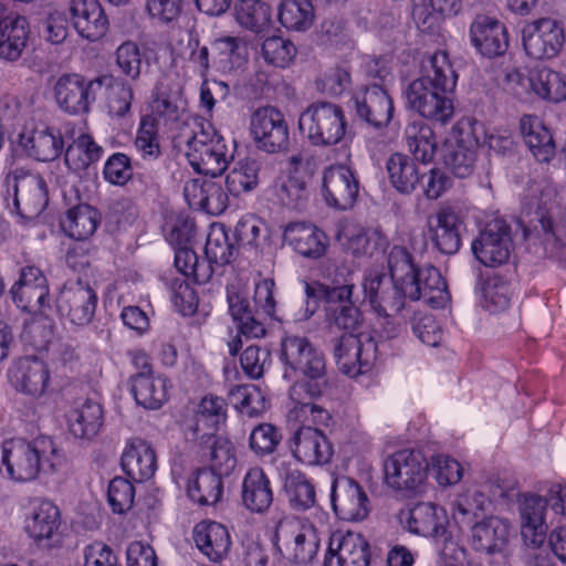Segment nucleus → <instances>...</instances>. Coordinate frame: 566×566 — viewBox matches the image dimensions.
<instances>
[{
  "mask_svg": "<svg viewBox=\"0 0 566 566\" xmlns=\"http://www.w3.org/2000/svg\"><path fill=\"white\" fill-rule=\"evenodd\" d=\"M406 145L415 160L430 163L437 150V140L432 128L423 122H413L405 129Z\"/></svg>",
  "mask_w": 566,
  "mask_h": 566,
  "instance_id": "nucleus-48",
  "label": "nucleus"
},
{
  "mask_svg": "<svg viewBox=\"0 0 566 566\" xmlns=\"http://www.w3.org/2000/svg\"><path fill=\"white\" fill-rule=\"evenodd\" d=\"M465 231L461 211L451 206H443L428 218V237L432 247L440 253L453 255L462 245Z\"/></svg>",
  "mask_w": 566,
  "mask_h": 566,
  "instance_id": "nucleus-13",
  "label": "nucleus"
},
{
  "mask_svg": "<svg viewBox=\"0 0 566 566\" xmlns=\"http://www.w3.org/2000/svg\"><path fill=\"white\" fill-rule=\"evenodd\" d=\"M188 495L200 505L216 504L223 492L221 475L209 469H200L188 481Z\"/></svg>",
  "mask_w": 566,
  "mask_h": 566,
  "instance_id": "nucleus-47",
  "label": "nucleus"
},
{
  "mask_svg": "<svg viewBox=\"0 0 566 566\" xmlns=\"http://www.w3.org/2000/svg\"><path fill=\"white\" fill-rule=\"evenodd\" d=\"M331 500L333 510L340 520L358 522L369 514V500L366 492L349 476L342 475L333 480Z\"/></svg>",
  "mask_w": 566,
  "mask_h": 566,
  "instance_id": "nucleus-16",
  "label": "nucleus"
},
{
  "mask_svg": "<svg viewBox=\"0 0 566 566\" xmlns=\"http://www.w3.org/2000/svg\"><path fill=\"white\" fill-rule=\"evenodd\" d=\"M192 537L198 549L213 563L223 559L231 546L226 526L213 521H202L193 527Z\"/></svg>",
  "mask_w": 566,
  "mask_h": 566,
  "instance_id": "nucleus-32",
  "label": "nucleus"
},
{
  "mask_svg": "<svg viewBox=\"0 0 566 566\" xmlns=\"http://www.w3.org/2000/svg\"><path fill=\"white\" fill-rule=\"evenodd\" d=\"M448 517L446 510L431 502L416 504L410 511L407 527L411 533L438 537L447 528Z\"/></svg>",
  "mask_w": 566,
  "mask_h": 566,
  "instance_id": "nucleus-39",
  "label": "nucleus"
},
{
  "mask_svg": "<svg viewBox=\"0 0 566 566\" xmlns=\"http://www.w3.org/2000/svg\"><path fill=\"white\" fill-rule=\"evenodd\" d=\"M389 279L406 284L419 270L413 262L411 253L403 247L395 245L387 256Z\"/></svg>",
  "mask_w": 566,
  "mask_h": 566,
  "instance_id": "nucleus-60",
  "label": "nucleus"
},
{
  "mask_svg": "<svg viewBox=\"0 0 566 566\" xmlns=\"http://www.w3.org/2000/svg\"><path fill=\"white\" fill-rule=\"evenodd\" d=\"M511 531L506 520L489 516L472 524L470 544L476 552L502 555L507 548Z\"/></svg>",
  "mask_w": 566,
  "mask_h": 566,
  "instance_id": "nucleus-24",
  "label": "nucleus"
},
{
  "mask_svg": "<svg viewBox=\"0 0 566 566\" xmlns=\"http://www.w3.org/2000/svg\"><path fill=\"white\" fill-rule=\"evenodd\" d=\"M333 343L336 364L346 375L367 373L376 360L377 344L370 333L343 334Z\"/></svg>",
  "mask_w": 566,
  "mask_h": 566,
  "instance_id": "nucleus-7",
  "label": "nucleus"
},
{
  "mask_svg": "<svg viewBox=\"0 0 566 566\" xmlns=\"http://www.w3.org/2000/svg\"><path fill=\"white\" fill-rule=\"evenodd\" d=\"M6 182L13 189V205L20 214L33 217L46 208L49 190L40 174L15 169L7 176Z\"/></svg>",
  "mask_w": 566,
  "mask_h": 566,
  "instance_id": "nucleus-10",
  "label": "nucleus"
},
{
  "mask_svg": "<svg viewBox=\"0 0 566 566\" xmlns=\"http://www.w3.org/2000/svg\"><path fill=\"white\" fill-rule=\"evenodd\" d=\"M99 222L101 214L95 208L80 203L66 211L61 219V227L70 238L84 241L95 233Z\"/></svg>",
  "mask_w": 566,
  "mask_h": 566,
  "instance_id": "nucleus-42",
  "label": "nucleus"
},
{
  "mask_svg": "<svg viewBox=\"0 0 566 566\" xmlns=\"http://www.w3.org/2000/svg\"><path fill=\"white\" fill-rule=\"evenodd\" d=\"M283 489L291 506L296 511H306L315 504V489L298 470H290L282 463L277 468Z\"/></svg>",
  "mask_w": 566,
  "mask_h": 566,
  "instance_id": "nucleus-43",
  "label": "nucleus"
},
{
  "mask_svg": "<svg viewBox=\"0 0 566 566\" xmlns=\"http://www.w3.org/2000/svg\"><path fill=\"white\" fill-rule=\"evenodd\" d=\"M251 134L259 149L275 154L287 149L289 125L273 106L258 108L251 116Z\"/></svg>",
  "mask_w": 566,
  "mask_h": 566,
  "instance_id": "nucleus-11",
  "label": "nucleus"
},
{
  "mask_svg": "<svg viewBox=\"0 0 566 566\" xmlns=\"http://www.w3.org/2000/svg\"><path fill=\"white\" fill-rule=\"evenodd\" d=\"M346 125L343 108L331 102L310 104L298 118L300 132L314 146L338 144L345 136Z\"/></svg>",
  "mask_w": 566,
  "mask_h": 566,
  "instance_id": "nucleus-5",
  "label": "nucleus"
},
{
  "mask_svg": "<svg viewBox=\"0 0 566 566\" xmlns=\"http://www.w3.org/2000/svg\"><path fill=\"white\" fill-rule=\"evenodd\" d=\"M528 86L544 99L560 102L566 99V78L551 69H536L528 76Z\"/></svg>",
  "mask_w": 566,
  "mask_h": 566,
  "instance_id": "nucleus-49",
  "label": "nucleus"
},
{
  "mask_svg": "<svg viewBox=\"0 0 566 566\" xmlns=\"http://www.w3.org/2000/svg\"><path fill=\"white\" fill-rule=\"evenodd\" d=\"M405 293L411 301H422L433 308H442L450 301L447 282L434 266L419 269L405 284Z\"/></svg>",
  "mask_w": 566,
  "mask_h": 566,
  "instance_id": "nucleus-21",
  "label": "nucleus"
},
{
  "mask_svg": "<svg viewBox=\"0 0 566 566\" xmlns=\"http://www.w3.org/2000/svg\"><path fill=\"white\" fill-rule=\"evenodd\" d=\"M106 77L86 78L81 74L61 75L54 84V97L61 109L72 115L85 114L96 99Z\"/></svg>",
  "mask_w": 566,
  "mask_h": 566,
  "instance_id": "nucleus-8",
  "label": "nucleus"
},
{
  "mask_svg": "<svg viewBox=\"0 0 566 566\" xmlns=\"http://www.w3.org/2000/svg\"><path fill=\"white\" fill-rule=\"evenodd\" d=\"M520 129L524 143L538 163H549L556 153L555 142L551 132L534 115H523Z\"/></svg>",
  "mask_w": 566,
  "mask_h": 566,
  "instance_id": "nucleus-36",
  "label": "nucleus"
},
{
  "mask_svg": "<svg viewBox=\"0 0 566 566\" xmlns=\"http://www.w3.org/2000/svg\"><path fill=\"white\" fill-rule=\"evenodd\" d=\"M302 376L304 381L296 382L291 388V396H300L304 390L310 398L321 397L328 388L326 377V360L324 354L313 346L304 358L295 366V379Z\"/></svg>",
  "mask_w": 566,
  "mask_h": 566,
  "instance_id": "nucleus-26",
  "label": "nucleus"
},
{
  "mask_svg": "<svg viewBox=\"0 0 566 566\" xmlns=\"http://www.w3.org/2000/svg\"><path fill=\"white\" fill-rule=\"evenodd\" d=\"M19 143L29 157L39 161L56 159L64 148L61 133L53 128H36L30 133H23L20 135Z\"/></svg>",
  "mask_w": 566,
  "mask_h": 566,
  "instance_id": "nucleus-37",
  "label": "nucleus"
},
{
  "mask_svg": "<svg viewBox=\"0 0 566 566\" xmlns=\"http://www.w3.org/2000/svg\"><path fill=\"white\" fill-rule=\"evenodd\" d=\"M475 292L481 297L482 306L491 313L509 308L511 302V289L506 281L499 276L489 279L486 282H478Z\"/></svg>",
  "mask_w": 566,
  "mask_h": 566,
  "instance_id": "nucleus-52",
  "label": "nucleus"
},
{
  "mask_svg": "<svg viewBox=\"0 0 566 566\" xmlns=\"http://www.w3.org/2000/svg\"><path fill=\"white\" fill-rule=\"evenodd\" d=\"M229 399L235 409L250 418L265 410V398L254 385H238L230 389Z\"/></svg>",
  "mask_w": 566,
  "mask_h": 566,
  "instance_id": "nucleus-56",
  "label": "nucleus"
},
{
  "mask_svg": "<svg viewBox=\"0 0 566 566\" xmlns=\"http://www.w3.org/2000/svg\"><path fill=\"white\" fill-rule=\"evenodd\" d=\"M355 284L352 277H345L343 283L334 280L331 284L323 283H306L305 294L306 302V318L311 317L318 307V302L325 303V311L328 308L340 307L342 305L355 304L353 301V292Z\"/></svg>",
  "mask_w": 566,
  "mask_h": 566,
  "instance_id": "nucleus-29",
  "label": "nucleus"
},
{
  "mask_svg": "<svg viewBox=\"0 0 566 566\" xmlns=\"http://www.w3.org/2000/svg\"><path fill=\"white\" fill-rule=\"evenodd\" d=\"M314 345L308 338L298 335H286L281 340L280 360L283 365V378L295 379V366L305 357Z\"/></svg>",
  "mask_w": 566,
  "mask_h": 566,
  "instance_id": "nucleus-54",
  "label": "nucleus"
},
{
  "mask_svg": "<svg viewBox=\"0 0 566 566\" xmlns=\"http://www.w3.org/2000/svg\"><path fill=\"white\" fill-rule=\"evenodd\" d=\"M353 102L356 115L373 127H386L392 118V99L379 83L356 93Z\"/></svg>",
  "mask_w": 566,
  "mask_h": 566,
  "instance_id": "nucleus-22",
  "label": "nucleus"
},
{
  "mask_svg": "<svg viewBox=\"0 0 566 566\" xmlns=\"http://www.w3.org/2000/svg\"><path fill=\"white\" fill-rule=\"evenodd\" d=\"M235 11L240 25L256 33L269 28L272 21L271 8L262 0H240Z\"/></svg>",
  "mask_w": 566,
  "mask_h": 566,
  "instance_id": "nucleus-51",
  "label": "nucleus"
},
{
  "mask_svg": "<svg viewBox=\"0 0 566 566\" xmlns=\"http://www.w3.org/2000/svg\"><path fill=\"white\" fill-rule=\"evenodd\" d=\"M471 250L476 260L485 266L506 263L513 251L510 224L501 218L489 221L472 241Z\"/></svg>",
  "mask_w": 566,
  "mask_h": 566,
  "instance_id": "nucleus-9",
  "label": "nucleus"
},
{
  "mask_svg": "<svg viewBox=\"0 0 566 566\" xmlns=\"http://www.w3.org/2000/svg\"><path fill=\"white\" fill-rule=\"evenodd\" d=\"M548 504L549 499L536 494H524L520 502L521 535L532 548L539 547L545 541V512Z\"/></svg>",
  "mask_w": 566,
  "mask_h": 566,
  "instance_id": "nucleus-28",
  "label": "nucleus"
},
{
  "mask_svg": "<svg viewBox=\"0 0 566 566\" xmlns=\"http://www.w3.org/2000/svg\"><path fill=\"white\" fill-rule=\"evenodd\" d=\"M185 137V155L199 174L218 177L234 158L235 142L231 140V145H228L210 124H196V128Z\"/></svg>",
  "mask_w": 566,
  "mask_h": 566,
  "instance_id": "nucleus-3",
  "label": "nucleus"
},
{
  "mask_svg": "<svg viewBox=\"0 0 566 566\" xmlns=\"http://www.w3.org/2000/svg\"><path fill=\"white\" fill-rule=\"evenodd\" d=\"M282 440L279 429L271 423H260L250 433L251 450L258 455L273 453Z\"/></svg>",
  "mask_w": 566,
  "mask_h": 566,
  "instance_id": "nucleus-62",
  "label": "nucleus"
},
{
  "mask_svg": "<svg viewBox=\"0 0 566 566\" xmlns=\"http://www.w3.org/2000/svg\"><path fill=\"white\" fill-rule=\"evenodd\" d=\"M428 470L429 462L424 455L411 449L396 451L384 462L386 484L408 496L422 491Z\"/></svg>",
  "mask_w": 566,
  "mask_h": 566,
  "instance_id": "nucleus-6",
  "label": "nucleus"
},
{
  "mask_svg": "<svg viewBox=\"0 0 566 566\" xmlns=\"http://www.w3.org/2000/svg\"><path fill=\"white\" fill-rule=\"evenodd\" d=\"M386 168L391 186L402 195L412 193L419 185L420 178L426 177L424 172H420L413 159L399 153L389 157Z\"/></svg>",
  "mask_w": 566,
  "mask_h": 566,
  "instance_id": "nucleus-44",
  "label": "nucleus"
},
{
  "mask_svg": "<svg viewBox=\"0 0 566 566\" xmlns=\"http://www.w3.org/2000/svg\"><path fill=\"white\" fill-rule=\"evenodd\" d=\"M97 293L82 280L67 282L56 297V310L62 317L76 326L88 325L97 307Z\"/></svg>",
  "mask_w": 566,
  "mask_h": 566,
  "instance_id": "nucleus-12",
  "label": "nucleus"
},
{
  "mask_svg": "<svg viewBox=\"0 0 566 566\" xmlns=\"http://www.w3.org/2000/svg\"><path fill=\"white\" fill-rule=\"evenodd\" d=\"M326 322L331 327L342 329L344 334H359L364 323L361 311L356 304L342 305L336 308H328L325 312Z\"/></svg>",
  "mask_w": 566,
  "mask_h": 566,
  "instance_id": "nucleus-58",
  "label": "nucleus"
},
{
  "mask_svg": "<svg viewBox=\"0 0 566 566\" xmlns=\"http://www.w3.org/2000/svg\"><path fill=\"white\" fill-rule=\"evenodd\" d=\"M115 65L125 78L136 82L142 75L143 54L134 41H125L115 51Z\"/></svg>",
  "mask_w": 566,
  "mask_h": 566,
  "instance_id": "nucleus-57",
  "label": "nucleus"
},
{
  "mask_svg": "<svg viewBox=\"0 0 566 566\" xmlns=\"http://www.w3.org/2000/svg\"><path fill=\"white\" fill-rule=\"evenodd\" d=\"M283 237L284 241L303 256L317 259L325 253L327 238L323 231L311 223H290Z\"/></svg>",
  "mask_w": 566,
  "mask_h": 566,
  "instance_id": "nucleus-35",
  "label": "nucleus"
},
{
  "mask_svg": "<svg viewBox=\"0 0 566 566\" xmlns=\"http://www.w3.org/2000/svg\"><path fill=\"white\" fill-rule=\"evenodd\" d=\"M242 501L248 510L256 513L270 507L273 492L270 480L261 468L255 467L247 472L242 482Z\"/></svg>",
  "mask_w": 566,
  "mask_h": 566,
  "instance_id": "nucleus-41",
  "label": "nucleus"
},
{
  "mask_svg": "<svg viewBox=\"0 0 566 566\" xmlns=\"http://www.w3.org/2000/svg\"><path fill=\"white\" fill-rule=\"evenodd\" d=\"M65 464V457L50 437L31 441L15 438L6 440L0 449V465L10 479L28 482L40 473L54 474Z\"/></svg>",
  "mask_w": 566,
  "mask_h": 566,
  "instance_id": "nucleus-2",
  "label": "nucleus"
},
{
  "mask_svg": "<svg viewBox=\"0 0 566 566\" xmlns=\"http://www.w3.org/2000/svg\"><path fill=\"white\" fill-rule=\"evenodd\" d=\"M10 294L13 303L23 311H40L49 305L46 277L33 265L21 269L20 277L11 286Z\"/></svg>",
  "mask_w": 566,
  "mask_h": 566,
  "instance_id": "nucleus-19",
  "label": "nucleus"
},
{
  "mask_svg": "<svg viewBox=\"0 0 566 566\" xmlns=\"http://www.w3.org/2000/svg\"><path fill=\"white\" fill-rule=\"evenodd\" d=\"M421 72L407 88L408 105L422 117L446 124L454 114L452 95L458 78L447 53L439 51L423 57Z\"/></svg>",
  "mask_w": 566,
  "mask_h": 566,
  "instance_id": "nucleus-1",
  "label": "nucleus"
},
{
  "mask_svg": "<svg viewBox=\"0 0 566 566\" xmlns=\"http://www.w3.org/2000/svg\"><path fill=\"white\" fill-rule=\"evenodd\" d=\"M361 285L365 301L377 315L399 313L405 306V300L408 298L405 284L378 271L367 273Z\"/></svg>",
  "mask_w": 566,
  "mask_h": 566,
  "instance_id": "nucleus-15",
  "label": "nucleus"
},
{
  "mask_svg": "<svg viewBox=\"0 0 566 566\" xmlns=\"http://www.w3.org/2000/svg\"><path fill=\"white\" fill-rule=\"evenodd\" d=\"M470 40L485 57L503 55L509 48V36L503 23L492 17L478 15L470 25Z\"/></svg>",
  "mask_w": 566,
  "mask_h": 566,
  "instance_id": "nucleus-23",
  "label": "nucleus"
},
{
  "mask_svg": "<svg viewBox=\"0 0 566 566\" xmlns=\"http://www.w3.org/2000/svg\"><path fill=\"white\" fill-rule=\"evenodd\" d=\"M122 468L135 482L150 479L157 469L156 452L151 444L140 438L128 440L122 454Z\"/></svg>",
  "mask_w": 566,
  "mask_h": 566,
  "instance_id": "nucleus-30",
  "label": "nucleus"
},
{
  "mask_svg": "<svg viewBox=\"0 0 566 566\" xmlns=\"http://www.w3.org/2000/svg\"><path fill=\"white\" fill-rule=\"evenodd\" d=\"M276 536L286 541V558L296 564L306 565L317 555L319 537L312 525L296 526L290 531L281 526Z\"/></svg>",
  "mask_w": 566,
  "mask_h": 566,
  "instance_id": "nucleus-31",
  "label": "nucleus"
},
{
  "mask_svg": "<svg viewBox=\"0 0 566 566\" xmlns=\"http://www.w3.org/2000/svg\"><path fill=\"white\" fill-rule=\"evenodd\" d=\"M61 524L57 506L49 500L33 503L32 511L25 521L28 535L39 544L50 541L56 534Z\"/></svg>",
  "mask_w": 566,
  "mask_h": 566,
  "instance_id": "nucleus-40",
  "label": "nucleus"
},
{
  "mask_svg": "<svg viewBox=\"0 0 566 566\" xmlns=\"http://www.w3.org/2000/svg\"><path fill=\"white\" fill-rule=\"evenodd\" d=\"M103 408L92 399H80L67 413L70 432L80 439H93L103 426Z\"/></svg>",
  "mask_w": 566,
  "mask_h": 566,
  "instance_id": "nucleus-34",
  "label": "nucleus"
},
{
  "mask_svg": "<svg viewBox=\"0 0 566 566\" xmlns=\"http://www.w3.org/2000/svg\"><path fill=\"white\" fill-rule=\"evenodd\" d=\"M234 247L229 241L226 227L212 224L205 245V260H199L197 253L188 248L179 249L175 254L176 269L187 277H192L198 284L208 282L213 274V264L223 266L233 258Z\"/></svg>",
  "mask_w": 566,
  "mask_h": 566,
  "instance_id": "nucleus-4",
  "label": "nucleus"
},
{
  "mask_svg": "<svg viewBox=\"0 0 566 566\" xmlns=\"http://www.w3.org/2000/svg\"><path fill=\"white\" fill-rule=\"evenodd\" d=\"M264 60L274 66L285 67L296 53L294 44L281 36L266 38L261 49Z\"/></svg>",
  "mask_w": 566,
  "mask_h": 566,
  "instance_id": "nucleus-61",
  "label": "nucleus"
},
{
  "mask_svg": "<svg viewBox=\"0 0 566 566\" xmlns=\"http://www.w3.org/2000/svg\"><path fill=\"white\" fill-rule=\"evenodd\" d=\"M314 17L310 0H283L279 8V20L287 30L305 31L312 27Z\"/></svg>",
  "mask_w": 566,
  "mask_h": 566,
  "instance_id": "nucleus-50",
  "label": "nucleus"
},
{
  "mask_svg": "<svg viewBox=\"0 0 566 566\" xmlns=\"http://www.w3.org/2000/svg\"><path fill=\"white\" fill-rule=\"evenodd\" d=\"M210 442V461L212 470L218 474L229 475L237 467V458L233 446L230 441L222 438L211 436L208 438Z\"/></svg>",
  "mask_w": 566,
  "mask_h": 566,
  "instance_id": "nucleus-59",
  "label": "nucleus"
},
{
  "mask_svg": "<svg viewBox=\"0 0 566 566\" xmlns=\"http://www.w3.org/2000/svg\"><path fill=\"white\" fill-rule=\"evenodd\" d=\"M369 544L358 533H334L331 536L324 566H368Z\"/></svg>",
  "mask_w": 566,
  "mask_h": 566,
  "instance_id": "nucleus-20",
  "label": "nucleus"
},
{
  "mask_svg": "<svg viewBox=\"0 0 566 566\" xmlns=\"http://www.w3.org/2000/svg\"><path fill=\"white\" fill-rule=\"evenodd\" d=\"M344 238V245L356 256L373 255L385 251L388 245L386 235L378 229L365 228L358 223L348 222L338 234Z\"/></svg>",
  "mask_w": 566,
  "mask_h": 566,
  "instance_id": "nucleus-38",
  "label": "nucleus"
},
{
  "mask_svg": "<svg viewBox=\"0 0 566 566\" xmlns=\"http://www.w3.org/2000/svg\"><path fill=\"white\" fill-rule=\"evenodd\" d=\"M106 106L108 113L115 117H124L130 111L134 91L129 82L122 77L105 76Z\"/></svg>",
  "mask_w": 566,
  "mask_h": 566,
  "instance_id": "nucleus-53",
  "label": "nucleus"
},
{
  "mask_svg": "<svg viewBox=\"0 0 566 566\" xmlns=\"http://www.w3.org/2000/svg\"><path fill=\"white\" fill-rule=\"evenodd\" d=\"M293 455L307 465H323L331 461L333 447L323 431L306 426L295 431L291 446Z\"/></svg>",
  "mask_w": 566,
  "mask_h": 566,
  "instance_id": "nucleus-25",
  "label": "nucleus"
},
{
  "mask_svg": "<svg viewBox=\"0 0 566 566\" xmlns=\"http://www.w3.org/2000/svg\"><path fill=\"white\" fill-rule=\"evenodd\" d=\"M268 175V160L261 157H245L235 163L226 177V188L234 197L254 190Z\"/></svg>",
  "mask_w": 566,
  "mask_h": 566,
  "instance_id": "nucleus-33",
  "label": "nucleus"
},
{
  "mask_svg": "<svg viewBox=\"0 0 566 566\" xmlns=\"http://www.w3.org/2000/svg\"><path fill=\"white\" fill-rule=\"evenodd\" d=\"M359 193L355 171L345 165H333L323 174V196L326 203L337 210L352 209Z\"/></svg>",
  "mask_w": 566,
  "mask_h": 566,
  "instance_id": "nucleus-17",
  "label": "nucleus"
},
{
  "mask_svg": "<svg viewBox=\"0 0 566 566\" xmlns=\"http://www.w3.org/2000/svg\"><path fill=\"white\" fill-rule=\"evenodd\" d=\"M489 502L483 492L470 489L454 500L453 516L458 523L469 525L484 514Z\"/></svg>",
  "mask_w": 566,
  "mask_h": 566,
  "instance_id": "nucleus-55",
  "label": "nucleus"
},
{
  "mask_svg": "<svg viewBox=\"0 0 566 566\" xmlns=\"http://www.w3.org/2000/svg\"><path fill=\"white\" fill-rule=\"evenodd\" d=\"M212 50L218 53L220 62L230 69L239 67L245 61L247 45L235 36H224L212 42Z\"/></svg>",
  "mask_w": 566,
  "mask_h": 566,
  "instance_id": "nucleus-63",
  "label": "nucleus"
},
{
  "mask_svg": "<svg viewBox=\"0 0 566 566\" xmlns=\"http://www.w3.org/2000/svg\"><path fill=\"white\" fill-rule=\"evenodd\" d=\"M565 41L563 27L554 19L534 20L522 30V42L526 54L533 59H552L563 48Z\"/></svg>",
  "mask_w": 566,
  "mask_h": 566,
  "instance_id": "nucleus-14",
  "label": "nucleus"
},
{
  "mask_svg": "<svg viewBox=\"0 0 566 566\" xmlns=\"http://www.w3.org/2000/svg\"><path fill=\"white\" fill-rule=\"evenodd\" d=\"M135 146L144 159L153 160L160 156V146L155 119L144 117L135 139Z\"/></svg>",
  "mask_w": 566,
  "mask_h": 566,
  "instance_id": "nucleus-64",
  "label": "nucleus"
},
{
  "mask_svg": "<svg viewBox=\"0 0 566 566\" xmlns=\"http://www.w3.org/2000/svg\"><path fill=\"white\" fill-rule=\"evenodd\" d=\"M8 378L18 392L40 398L49 388L51 375L44 360L35 356H25L19 358L9 368Z\"/></svg>",
  "mask_w": 566,
  "mask_h": 566,
  "instance_id": "nucleus-18",
  "label": "nucleus"
},
{
  "mask_svg": "<svg viewBox=\"0 0 566 566\" xmlns=\"http://www.w3.org/2000/svg\"><path fill=\"white\" fill-rule=\"evenodd\" d=\"M478 140L470 134L461 137L448 147L444 164L458 178H465L473 172L476 161Z\"/></svg>",
  "mask_w": 566,
  "mask_h": 566,
  "instance_id": "nucleus-46",
  "label": "nucleus"
},
{
  "mask_svg": "<svg viewBox=\"0 0 566 566\" xmlns=\"http://www.w3.org/2000/svg\"><path fill=\"white\" fill-rule=\"evenodd\" d=\"M130 385L136 402L146 409H159L167 400V379L161 376L135 374Z\"/></svg>",
  "mask_w": 566,
  "mask_h": 566,
  "instance_id": "nucleus-45",
  "label": "nucleus"
},
{
  "mask_svg": "<svg viewBox=\"0 0 566 566\" xmlns=\"http://www.w3.org/2000/svg\"><path fill=\"white\" fill-rule=\"evenodd\" d=\"M69 12L73 28L84 39L95 42L108 30V20L98 0H71Z\"/></svg>",
  "mask_w": 566,
  "mask_h": 566,
  "instance_id": "nucleus-27",
  "label": "nucleus"
}]
</instances>
